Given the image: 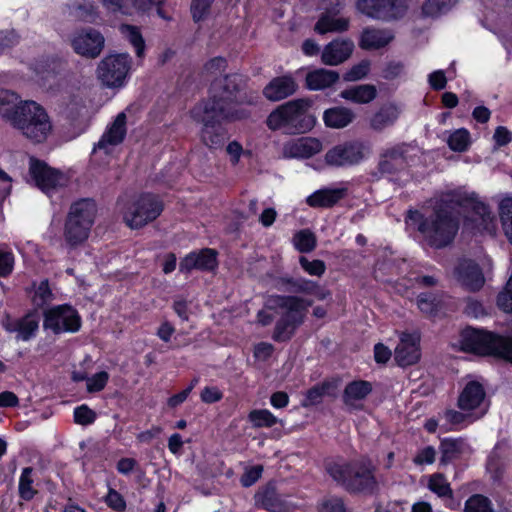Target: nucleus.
<instances>
[{
	"label": "nucleus",
	"mask_w": 512,
	"mask_h": 512,
	"mask_svg": "<svg viewBox=\"0 0 512 512\" xmlns=\"http://www.w3.org/2000/svg\"><path fill=\"white\" fill-rule=\"evenodd\" d=\"M456 208L468 212L465 226L479 233L493 234L495 218L489 207L481 202L475 193L456 191L445 195L436 205L431 215L423 217L418 211H410L409 219L419 223L418 230L428 244L435 248L449 245L459 228Z\"/></svg>",
	"instance_id": "nucleus-1"
},
{
	"label": "nucleus",
	"mask_w": 512,
	"mask_h": 512,
	"mask_svg": "<svg viewBox=\"0 0 512 512\" xmlns=\"http://www.w3.org/2000/svg\"><path fill=\"white\" fill-rule=\"evenodd\" d=\"M244 84V79L239 74L226 75L215 79L211 84L210 97L196 105L191 111L192 118L203 125L201 140L210 149H218L223 146L225 131L222 122H233L249 117L250 112L241 105L247 103L253 105L257 95L249 99L237 97Z\"/></svg>",
	"instance_id": "nucleus-2"
},
{
	"label": "nucleus",
	"mask_w": 512,
	"mask_h": 512,
	"mask_svg": "<svg viewBox=\"0 0 512 512\" xmlns=\"http://www.w3.org/2000/svg\"><path fill=\"white\" fill-rule=\"evenodd\" d=\"M0 113L21 134L34 143L44 142L52 132V122L46 110L37 102H18V96L0 89Z\"/></svg>",
	"instance_id": "nucleus-3"
},
{
	"label": "nucleus",
	"mask_w": 512,
	"mask_h": 512,
	"mask_svg": "<svg viewBox=\"0 0 512 512\" xmlns=\"http://www.w3.org/2000/svg\"><path fill=\"white\" fill-rule=\"evenodd\" d=\"M312 301L293 295H270L266 299L265 309L257 314L258 322L263 325H269L274 320V315L267 310L274 311L279 315L276 321L273 339L278 342H285L292 338L295 331L300 327L307 316L308 308Z\"/></svg>",
	"instance_id": "nucleus-4"
},
{
	"label": "nucleus",
	"mask_w": 512,
	"mask_h": 512,
	"mask_svg": "<svg viewBox=\"0 0 512 512\" xmlns=\"http://www.w3.org/2000/svg\"><path fill=\"white\" fill-rule=\"evenodd\" d=\"M375 466L369 459L345 461L332 459L325 462V471L337 485L349 493L372 494L378 488Z\"/></svg>",
	"instance_id": "nucleus-5"
},
{
	"label": "nucleus",
	"mask_w": 512,
	"mask_h": 512,
	"mask_svg": "<svg viewBox=\"0 0 512 512\" xmlns=\"http://www.w3.org/2000/svg\"><path fill=\"white\" fill-rule=\"evenodd\" d=\"M312 102L300 98L290 100L272 111L266 124L270 130H283L287 134L305 133L315 125V118L309 113Z\"/></svg>",
	"instance_id": "nucleus-6"
},
{
	"label": "nucleus",
	"mask_w": 512,
	"mask_h": 512,
	"mask_svg": "<svg viewBox=\"0 0 512 512\" xmlns=\"http://www.w3.org/2000/svg\"><path fill=\"white\" fill-rule=\"evenodd\" d=\"M460 346L464 352L493 356L512 363V337L469 327L461 333Z\"/></svg>",
	"instance_id": "nucleus-7"
},
{
	"label": "nucleus",
	"mask_w": 512,
	"mask_h": 512,
	"mask_svg": "<svg viewBox=\"0 0 512 512\" xmlns=\"http://www.w3.org/2000/svg\"><path fill=\"white\" fill-rule=\"evenodd\" d=\"M96 213L97 207L92 199L84 198L71 204L63 231L67 246L75 248L88 239Z\"/></svg>",
	"instance_id": "nucleus-8"
},
{
	"label": "nucleus",
	"mask_w": 512,
	"mask_h": 512,
	"mask_svg": "<svg viewBox=\"0 0 512 512\" xmlns=\"http://www.w3.org/2000/svg\"><path fill=\"white\" fill-rule=\"evenodd\" d=\"M120 209L125 224L131 229H139L160 216L163 203L157 196L146 193L123 203Z\"/></svg>",
	"instance_id": "nucleus-9"
},
{
	"label": "nucleus",
	"mask_w": 512,
	"mask_h": 512,
	"mask_svg": "<svg viewBox=\"0 0 512 512\" xmlns=\"http://www.w3.org/2000/svg\"><path fill=\"white\" fill-rule=\"evenodd\" d=\"M131 64L132 59L128 53L108 55L98 64L97 77L106 87H121L131 69Z\"/></svg>",
	"instance_id": "nucleus-10"
},
{
	"label": "nucleus",
	"mask_w": 512,
	"mask_h": 512,
	"mask_svg": "<svg viewBox=\"0 0 512 512\" xmlns=\"http://www.w3.org/2000/svg\"><path fill=\"white\" fill-rule=\"evenodd\" d=\"M369 152V148L362 141H345L326 152L325 162L332 167H351L364 161Z\"/></svg>",
	"instance_id": "nucleus-11"
},
{
	"label": "nucleus",
	"mask_w": 512,
	"mask_h": 512,
	"mask_svg": "<svg viewBox=\"0 0 512 512\" xmlns=\"http://www.w3.org/2000/svg\"><path fill=\"white\" fill-rule=\"evenodd\" d=\"M81 327L78 312L70 305H58L44 312L43 328L54 334L77 332Z\"/></svg>",
	"instance_id": "nucleus-12"
},
{
	"label": "nucleus",
	"mask_w": 512,
	"mask_h": 512,
	"mask_svg": "<svg viewBox=\"0 0 512 512\" xmlns=\"http://www.w3.org/2000/svg\"><path fill=\"white\" fill-rule=\"evenodd\" d=\"M356 8L367 17L391 21L405 15L407 4L405 0H357Z\"/></svg>",
	"instance_id": "nucleus-13"
},
{
	"label": "nucleus",
	"mask_w": 512,
	"mask_h": 512,
	"mask_svg": "<svg viewBox=\"0 0 512 512\" xmlns=\"http://www.w3.org/2000/svg\"><path fill=\"white\" fill-rule=\"evenodd\" d=\"M29 175L35 185L47 194L68 183V177L64 173L49 167L45 162L34 157L29 160Z\"/></svg>",
	"instance_id": "nucleus-14"
},
{
	"label": "nucleus",
	"mask_w": 512,
	"mask_h": 512,
	"mask_svg": "<svg viewBox=\"0 0 512 512\" xmlns=\"http://www.w3.org/2000/svg\"><path fill=\"white\" fill-rule=\"evenodd\" d=\"M343 5V0H331L329 5L324 6V11L315 24V32L324 35L329 32L340 33L347 31L350 20L344 17H337Z\"/></svg>",
	"instance_id": "nucleus-15"
},
{
	"label": "nucleus",
	"mask_w": 512,
	"mask_h": 512,
	"mask_svg": "<svg viewBox=\"0 0 512 512\" xmlns=\"http://www.w3.org/2000/svg\"><path fill=\"white\" fill-rule=\"evenodd\" d=\"M104 43L103 35L92 28L76 32L71 39L74 51L87 58L98 57L104 48Z\"/></svg>",
	"instance_id": "nucleus-16"
},
{
	"label": "nucleus",
	"mask_w": 512,
	"mask_h": 512,
	"mask_svg": "<svg viewBox=\"0 0 512 512\" xmlns=\"http://www.w3.org/2000/svg\"><path fill=\"white\" fill-rule=\"evenodd\" d=\"M127 116L124 112L119 113L114 121L107 126L99 141L94 145L93 151H103L109 154L112 150L120 145L127 133Z\"/></svg>",
	"instance_id": "nucleus-17"
},
{
	"label": "nucleus",
	"mask_w": 512,
	"mask_h": 512,
	"mask_svg": "<svg viewBox=\"0 0 512 512\" xmlns=\"http://www.w3.org/2000/svg\"><path fill=\"white\" fill-rule=\"evenodd\" d=\"M1 324L7 332L16 334V340L26 342L36 336L39 329V316L36 313H27L21 318L6 315Z\"/></svg>",
	"instance_id": "nucleus-18"
},
{
	"label": "nucleus",
	"mask_w": 512,
	"mask_h": 512,
	"mask_svg": "<svg viewBox=\"0 0 512 512\" xmlns=\"http://www.w3.org/2000/svg\"><path fill=\"white\" fill-rule=\"evenodd\" d=\"M323 148L322 142L314 137H300L284 143L282 156L287 159H306L319 153Z\"/></svg>",
	"instance_id": "nucleus-19"
},
{
	"label": "nucleus",
	"mask_w": 512,
	"mask_h": 512,
	"mask_svg": "<svg viewBox=\"0 0 512 512\" xmlns=\"http://www.w3.org/2000/svg\"><path fill=\"white\" fill-rule=\"evenodd\" d=\"M394 359L402 367L417 363L420 359L419 336L403 333L399 344L395 348Z\"/></svg>",
	"instance_id": "nucleus-20"
},
{
	"label": "nucleus",
	"mask_w": 512,
	"mask_h": 512,
	"mask_svg": "<svg viewBox=\"0 0 512 512\" xmlns=\"http://www.w3.org/2000/svg\"><path fill=\"white\" fill-rule=\"evenodd\" d=\"M353 50L354 43L350 39H335L323 48L321 61L329 66L339 65L350 58Z\"/></svg>",
	"instance_id": "nucleus-21"
},
{
	"label": "nucleus",
	"mask_w": 512,
	"mask_h": 512,
	"mask_svg": "<svg viewBox=\"0 0 512 512\" xmlns=\"http://www.w3.org/2000/svg\"><path fill=\"white\" fill-rule=\"evenodd\" d=\"M217 253L212 249L192 252L182 259L179 265L181 272L189 273L194 269L212 271L217 267Z\"/></svg>",
	"instance_id": "nucleus-22"
},
{
	"label": "nucleus",
	"mask_w": 512,
	"mask_h": 512,
	"mask_svg": "<svg viewBox=\"0 0 512 512\" xmlns=\"http://www.w3.org/2000/svg\"><path fill=\"white\" fill-rule=\"evenodd\" d=\"M255 505L270 512H286L289 510V503L277 493L274 485L268 484L260 488L255 496Z\"/></svg>",
	"instance_id": "nucleus-23"
},
{
	"label": "nucleus",
	"mask_w": 512,
	"mask_h": 512,
	"mask_svg": "<svg viewBox=\"0 0 512 512\" xmlns=\"http://www.w3.org/2000/svg\"><path fill=\"white\" fill-rule=\"evenodd\" d=\"M297 88L294 78L284 75L273 78L263 89V94L268 100L276 102L293 95Z\"/></svg>",
	"instance_id": "nucleus-24"
},
{
	"label": "nucleus",
	"mask_w": 512,
	"mask_h": 512,
	"mask_svg": "<svg viewBox=\"0 0 512 512\" xmlns=\"http://www.w3.org/2000/svg\"><path fill=\"white\" fill-rule=\"evenodd\" d=\"M400 109L394 103L383 104L368 119L369 128L374 132H382L393 126L400 116Z\"/></svg>",
	"instance_id": "nucleus-25"
},
{
	"label": "nucleus",
	"mask_w": 512,
	"mask_h": 512,
	"mask_svg": "<svg viewBox=\"0 0 512 512\" xmlns=\"http://www.w3.org/2000/svg\"><path fill=\"white\" fill-rule=\"evenodd\" d=\"M347 195V188H323L307 197L306 202L312 208H331Z\"/></svg>",
	"instance_id": "nucleus-26"
},
{
	"label": "nucleus",
	"mask_w": 512,
	"mask_h": 512,
	"mask_svg": "<svg viewBox=\"0 0 512 512\" xmlns=\"http://www.w3.org/2000/svg\"><path fill=\"white\" fill-rule=\"evenodd\" d=\"M456 272L462 284L472 291L479 290L484 284L482 271L478 264L472 260L461 261Z\"/></svg>",
	"instance_id": "nucleus-27"
},
{
	"label": "nucleus",
	"mask_w": 512,
	"mask_h": 512,
	"mask_svg": "<svg viewBox=\"0 0 512 512\" xmlns=\"http://www.w3.org/2000/svg\"><path fill=\"white\" fill-rule=\"evenodd\" d=\"M394 38L388 29L365 28L360 37L359 46L364 50H377L387 46Z\"/></svg>",
	"instance_id": "nucleus-28"
},
{
	"label": "nucleus",
	"mask_w": 512,
	"mask_h": 512,
	"mask_svg": "<svg viewBox=\"0 0 512 512\" xmlns=\"http://www.w3.org/2000/svg\"><path fill=\"white\" fill-rule=\"evenodd\" d=\"M372 392V385L368 381L357 380L348 383L343 392V402L352 409H360L361 402Z\"/></svg>",
	"instance_id": "nucleus-29"
},
{
	"label": "nucleus",
	"mask_w": 512,
	"mask_h": 512,
	"mask_svg": "<svg viewBox=\"0 0 512 512\" xmlns=\"http://www.w3.org/2000/svg\"><path fill=\"white\" fill-rule=\"evenodd\" d=\"M485 391L483 386L476 381L466 384L458 397V407L463 411H470L478 408L484 401Z\"/></svg>",
	"instance_id": "nucleus-30"
},
{
	"label": "nucleus",
	"mask_w": 512,
	"mask_h": 512,
	"mask_svg": "<svg viewBox=\"0 0 512 512\" xmlns=\"http://www.w3.org/2000/svg\"><path fill=\"white\" fill-rule=\"evenodd\" d=\"M406 160L400 148L387 149L380 156L378 171L381 175H392L405 168Z\"/></svg>",
	"instance_id": "nucleus-31"
},
{
	"label": "nucleus",
	"mask_w": 512,
	"mask_h": 512,
	"mask_svg": "<svg viewBox=\"0 0 512 512\" xmlns=\"http://www.w3.org/2000/svg\"><path fill=\"white\" fill-rule=\"evenodd\" d=\"M339 73L324 68L315 69L306 75V87L309 90H323L338 82Z\"/></svg>",
	"instance_id": "nucleus-32"
},
{
	"label": "nucleus",
	"mask_w": 512,
	"mask_h": 512,
	"mask_svg": "<svg viewBox=\"0 0 512 512\" xmlns=\"http://www.w3.org/2000/svg\"><path fill=\"white\" fill-rule=\"evenodd\" d=\"M355 119V113L347 107L336 106L325 110L323 121L325 125L333 129H342L351 124Z\"/></svg>",
	"instance_id": "nucleus-33"
},
{
	"label": "nucleus",
	"mask_w": 512,
	"mask_h": 512,
	"mask_svg": "<svg viewBox=\"0 0 512 512\" xmlns=\"http://www.w3.org/2000/svg\"><path fill=\"white\" fill-rule=\"evenodd\" d=\"M340 97L357 104H368L377 97V89L372 84L349 87L340 92Z\"/></svg>",
	"instance_id": "nucleus-34"
},
{
	"label": "nucleus",
	"mask_w": 512,
	"mask_h": 512,
	"mask_svg": "<svg viewBox=\"0 0 512 512\" xmlns=\"http://www.w3.org/2000/svg\"><path fill=\"white\" fill-rule=\"evenodd\" d=\"M468 450L467 443L462 439L447 438L440 443L441 458L440 463L446 465L450 461L458 458Z\"/></svg>",
	"instance_id": "nucleus-35"
},
{
	"label": "nucleus",
	"mask_w": 512,
	"mask_h": 512,
	"mask_svg": "<svg viewBox=\"0 0 512 512\" xmlns=\"http://www.w3.org/2000/svg\"><path fill=\"white\" fill-rule=\"evenodd\" d=\"M427 488L442 499L453 500L454 492L443 473H433L427 477Z\"/></svg>",
	"instance_id": "nucleus-36"
},
{
	"label": "nucleus",
	"mask_w": 512,
	"mask_h": 512,
	"mask_svg": "<svg viewBox=\"0 0 512 512\" xmlns=\"http://www.w3.org/2000/svg\"><path fill=\"white\" fill-rule=\"evenodd\" d=\"M69 9L74 17L85 22H94L97 18L96 7L89 0H75L69 4Z\"/></svg>",
	"instance_id": "nucleus-37"
},
{
	"label": "nucleus",
	"mask_w": 512,
	"mask_h": 512,
	"mask_svg": "<svg viewBox=\"0 0 512 512\" xmlns=\"http://www.w3.org/2000/svg\"><path fill=\"white\" fill-rule=\"evenodd\" d=\"M281 285L279 289H283L288 292L303 293L310 295L315 289V282L305 278H281L279 280Z\"/></svg>",
	"instance_id": "nucleus-38"
},
{
	"label": "nucleus",
	"mask_w": 512,
	"mask_h": 512,
	"mask_svg": "<svg viewBox=\"0 0 512 512\" xmlns=\"http://www.w3.org/2000/svg\"><path fill=\"white\" fill-rule=\"evenodd\" d=\"M119 30L123 37L135 48L136 55L142 57L145 50V41L137 26L122 24Z\"/></svg>",
	"instance_id": "nucleus-39"
},
{
	"label": "nucleus",
	"mask_w": 512,
	"mask_h": 512,
	"mask_svg": "<svg viewBox=\"0 0 512 512\" xmlns=\"http://www.w3.org/2000/svg\"><path fill=\"white\" fill-rule=\"evenodd\" d=\"M457 0H426L422 5V14L425 17H438L448 12Z\"/></svg>",
	"instance_id": "nucleus-40"
},
{
	"label": "nucleus",
	"mask_w": 512,
	"mask_h": 512,
	"mask_svg": "<svg viewBox=\"0 0 512 512\" xmlns=\"http://www.w3.org/2000/svg\"><path fill=\"white\" fill-rule=\"evenodd\" d=\"M464 512H494L493 503L482 494H473L465 501Z\"/></svg>",
	"instance_id": "nucleus-41"
},
{
	"label": "nucleus",
	"mask_w": 512,
	"mask_h": 512,
	"mask_svg": "<svg viewBox=\"0 0 512 512\" xmlns=\"http://www.w3.org/2000/svg\"><path fill=\"white\" fill-rule=\"evenodd\" d=\"M248 419L255 428H270L278 419L267 409H255L248 414Z\"/></svg>",
	"instance_id": "nucleus-42"
},
{
	"label": "nucleus",
	"mask_w": 512,
	"mask_h": 512,
	"mask_svg": "<svg viewBox=\"0 0 512 512\" xmlns=\"http://www.w3.org/2000/svg\"><path fill=\"white\" fill-rule=\"evenodd\" d=\"M447 144L449 148L455 152H464L470 145V133L464 128H460L452 132L448 139Z\"/></svg>",
	"instance_id": "nucleus-43"
},
{
	"label": "nucleus",
	"mask_w": 512,
	"mask_h": 512,
	"mask_svg": "<svg viewBox=\"0 0 512 512\" xmlns=\"http://www.w3.org/2000/svg\"><path fill=\"white\" fill-rule=\"evenodd\" d=\"M499 215L503 231L512 244V198H505L500 202Z\"/></svg>",
	"instance_id": "nucleus-44"
},
{
	"label": "nucleus",
	"mask_w": 512,
	"mask_h": 512,
	"mask_svg": "<svg viewBox=\"0 0 512 512\" xmlns=\"http://www.w3.org/2000/svg\"><path fill=\"white\" fill-rule=\"evenodd\" d=\"M33 468L25 467L22 470L20 479H19V495L24 500H31L36 494V490L33 488V478H32Z\"/></svg>",
	"instance_id": "nucleus-45"
},
{
	"label": "nucleus",
	"mask_w": 512,
	"mask_h": 512,
	"mask_svg": "<svg viewBox=\"0 0 512 512\" xmlns=\"http://www.w3.org/2000/svg\"><path fill=\"white\" fill-rule=\"evenodd\" d=\"M294 244L298 251L308 253L316 247V237L310 230H301L295 235Z\"/></svg>",
	"instance_id": "nucleus-46"
},
{
	"label": "nucleus",
	"mask_w": 512,
	"mask_h": 512,
	"mask_svg": "<svg viewBox=\"0 0 512 512\" xmlns=\"http://www.w3.org/2000/svg\"><path fill=\"white\" fill-rule=\"evenodd\" d=\"M329 386L330 385L328 383H322L315 385L311 389H309L306 393V398L303 401V406L308 407L321 403Z\"/></svg>",
	"instance_id": "nucleus-47"
},
{
	"label": "nucleus",
	"mask_w": 512,
	"mask_h": 512,
	"mask_svg": "<svg viewBox=\"0 0 512 512\" xmlns=\"http://www.w3.org/2000/svg\"><path fill=\"white\" fill-rule=\"evenodd\" d=\"M73 417H74V422L76 424H79L82 426H87V425L94 423V421L97 418V414L95 411L90 409L87 405L83 404L74 409Z\"/></svg>",
	"instance_id": "nucleus-48"
},
{
	"label": "nucleus",
	"mask_w": 512,
	"mask_h": 512,
	"mask_svg": "<svg viewBox=\"0 0 512 512\" xmlns=\"http://www.w3.org/2000/svg\"><path fill=\"white\" fill-rule=\"evenodd\" d=\"M370 70V62L362 60L358 64L352 66L343 76L345 81H358L367 76Z\"/></svg>",
	"instance_id": "nucleus-49"
},
{
	"label": "nucleus",
	"mask_w": 512,
	"mask_h": 512,
	"mask_svg": "<svg viewBox=\"0 0 512 512\" xmlns=\"http://www.w3.org/2000/svg\"><path fill=\"white\" fill-rule=\"evenodd\" d=\"M104 501L110 509L116 512H124L126 510L127 505L124 497L114 488L108 489Z\"/></svg>",
	"instance_id": "nucleus-50"
},
{
	"label": "nucleus",
	"mask_w": 512,
	"mask_h": 512,
	"mask_svg": "<svg viewBox=\"0 0 512 512\" xmlns=\"http://www.w3.org/2000/svg\"><path fill=\"white\" fill-rule=\"evenodd\" d=\"M299 263L303 270L312 276L321 277L326 271V265L324 261L319 259L310 261L306 257H300Z\"/></svg>",
	"instance_id": "nucleus-51"
},
{
	"label": "nucleus",
	"mask_w": 512,
	"mask_h": 512,
	"mask_svg": "<svg viewBox=\"0 0 512 512\" xmlns=\"http://www.w3.org/2000/svg\"><path fill=\"white\" fill-rule=\"evenodd\" d=\"M497 304L506 313H512V275L503 290L499 293Z\"/></svg>",
	"instance_id": "nucleus-52"
},
{
	"label": "nucleus",
	"mask_w": 512,
	"mask_h": 512,
	"mask_svg": "<svg viewBox=\"0 0 512 512\" xmlns=\"http://www.w3.org/2000/svg\"><path fill=\"white\" fill-rule=\"evenodd\" d=\"M214 0H193L191 4V14L195 22H199L207 17L211 4Z\"/></svg>",
	"instance_id": "nucleus-53"
},
{
	"label": "nucleus",
	"mask_w": 512,
	"mask_h": 512,
	"mask_svg": "<svg viewBox=\"0 0 512 512\" xmlns=\"http://www.w3.org/2000/svg\"><path fill=\"white\" fill-rule=\"evenodd\" d=\"M319 512H346V508L342 498L329 496L320 503Z\"/></svg>",
	"instance_id": "nucleus-54"
},
{
	"label": "nucleus",
	"mask_w": 512,
	"mask_h": 512,
	"mask_svg": "<svg viewBox=\"0 0 512 512\" xmlns=\"http://www.w3.org/2000/svg\"><path fill=\"white\" fill-rule=\"evenodd\" d=\"M417 305L423 313L432 315L437 311L439 302L431 294L422 293L417 298Z\"/></svg>",
	"instance_id": "nucleus-55"
},
{
	"label": "nucleus",
	"mask_w": 512,
	"mask_h": 512,
	"mask_svg": "<svg viewBox=\"0 0 512 512\" xmlns=\"http://www.w3.org/2000/svg\"><path fill=\"white\" fill-rule=\"evenodd\" d=\"M15 258L10 250L0 248V277L9 276L14 269Z\"/></svg>",
	"instance_id": "nucleus-56"
},
{
	"label": "nucleus",
	"mask_w": 512,
	"mask_h": 512,
	"mask_svg": "<svg viewBox=\"0 0 512 512\" xmlns=\"http://www.w3.org/2000/svg\"><path fill=\"white\" fill-rule=\"evenodd\" d=\"M109 380V374L106 371L96 373L87 379V391L90 393L103 390Z\"/></svg>",
	"instance_id": "nucleus-57"
},
{
	"label": "nucleus",
	"mask_w": 512,
	"mask_h": 512,
	"mask_svg": "<svg viewBox=\"0 0 512 512\" xmlns=\"http://www.w3.org/2000/svg\"><path fill=\"white\" fill-rule=\"evenodd\" d=\"M436 454L437 452L433 446H426L417 452L413 458V463L418 466L433 464Z\"/></svg>",
	"instance_id": "nucleus-58"
},
{
	"label": "nucleus",
	"mask_w": 512,
	"mask_h": 512,
	"mask_svg": "<svg viewBox=\"0 0 512 512\" xmlns=\"http://www.w3.org/2000/svg\"><path fill=\"white\" fill-rule=\"evenodd\" d=\"M52 296L48 280H43L35 291L34 302L37 306H43L52 300Z\"/></svg>",
	"instance_id": "nucleus-59"
},
{
	"label": "nucleus",
	"mask_w": 512,
	"mask_h": 512,
	"mask_svg": "<svg viewBox=\"0 0 512 512\" xmlns=\"http://www.w3.org/2000/svg\"><path fill=\"white\" fill-rule=\"evenodd\" d=\"M262 471L263 468L260 465L246 469V471L240 478L241 485L243 487L252 486L261 477Z\"/></svg>",
	"instance_id": "nucleus-60"
},
{
	"label": "nucleus",
	"mask_w": 512,
	"mask_h": 512,
	"mask_svg": "<svg viewBox=\"0 0 512 512\" xmlns=\"http://www.w3.org/2000/svg\"><path fill=\"white\" fill-rule=\"evenodd\" d=\"M404 64L401 61H390L383 69V77L385 79H394L400 76L404 71Z\"/></svg>",
	"instance_id": "nucleus-61"
},
{
	"label": "nucleus",
	"mask_w": 512,
	"mask_h": 512,
	"mask_svg": "<svg viewBox=\"0 0 512 512\" xmlns=\"http://www.w3.org/2000/svg\"><path fill=\"white\" fill-rule=\"evenodd\" d=\"M201 400L205 403H215L222 399L223 394L217 387H205L201 392Z\"/></svg>",
	"instance_id": "nucleus-62"
},
{
	"label": "nucleus",
	"mask_w": 512,
	"mask_h": 512,
	"mask_svg": "<svg viewBox=\"0 0 512 512\" xmlns=\"http://www.w3.org/2000/svg\"><path fill=\"white\" fill-rule=\"evenodd\" d=\"M226 59L223 57H215L209 60L205 66L204 71L209 74H216L226 68Z\"/></svg>",
	"instance_id": "nucleus-63"
},
{
	"label": "nucleus",
	"mask_w": 512,
	"mask_h": 512,
	"mask_svg": "<svg viewBox=\"0 0 512 512\" xmlns=\"http://www.w3.org/2000/svg\"><path fill=\"white\" fill-rule=\"evenodd\" d=\"M429 84L434 90H442L446 87L447 79L442 70L434 71L429 75Z\"/></svg>",
	"instance_id": "nucleus-64"
}]
</instances>
